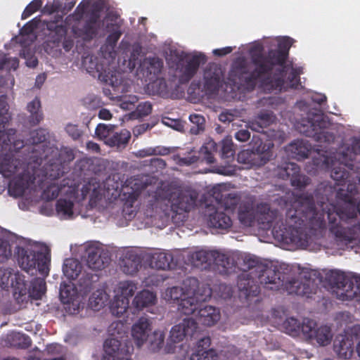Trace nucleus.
Instances as JSON below:
<instances>
[{"instance_id": "49", "label": "nucleus", "mask_w": 360, "mask_h": 360, "mask_svg": "<svg viewBox=\"0 0 360 360\" xmlns=\"http://www.w3.org/2000/svg\"><path fill=\"white\" fill-rule=\"evenodd\" d=\"M221 157L223 158H230L234 155L235 150L233 143L231 138H225L221 143Z\"/></svg>"}, {"instance_id": "15", "label": "nucleus", "mask_w": 360, "mask_h": 360, "mask_svg": "<svg viewBox=\"0 0 360 360\" xmlns=\"http://www.w3.org/2000/svg\"><path fill=\"white\" fill-rule=\"evenodd\" d=\"M360 335V326L352 328L350 333L338 335L333 342V349L338 357L349 359L354 354V342Z\"/></svg>"}, {"instance_id": "4", "label": "nucleus", "mask_w": 360, "mask_h": 360, "mask_svg": "<svg viewBox=\"0 0 360 360\" xmlns=\"http://www.w3.org/2000/svg\"><path fill=\"white\" fill-rule=\"evenodd\" d=\"M17 261L25 271L37 270L44 276L48 275L51 263V250L46 244L32 240L22 241L17 247Z\"/></svg>"}, {"instance_id": "54", "label": "nucleus", "mask_w": 360, "mask_h": 360, "mask_svg": "<svg viewBox=\"0 0 360 360\" xmlns=\"http://www.w3.org/2000/svg\"><path fill=\"white\" fill-rule=\"evenodd\" d=\"M136 101L137 98L134 96H124L120 100V106L124 110H131Z\"/></svg>"}, {"instance_id": "37", "label": "nucleus", "mask_w": 360, "mask_h": 360, "mask_svg": "<svg viewBox=\"0 0 360 360\" xmlns=\"http://www.w3.org/2000/svg\"><path fill=\"white\" fill-rule=\"evenodd\" d=\"M131 134L129 131H122L120 134H114L109 140L105 141V143L110 146H117L118 148L124 147L130 139Z\"/></svg>"}, {"instance_id": "58", "label": "nucleus", "mask_w": 360, "mask_h": 360, "mask_svg": "<svg viewBox=\"0 0 360 360\" xmlns=\"http://www.w3.org/2000/svg\"><path fill=\"white\" fill-rule=\"evenodd\" d=\"M14 134V131L13 130H10L9 131H5L0 129V141H2L4 145H8V142H11L13 140L12 136Z\"/></svg>"}, {"instance_id": "56", "label": "nucleus", "mask_w": 360, "mask_h": 360, "mask_svg": "<svg viewBox=\"0 0 360 360\" xmlns=\"http://www.w3.org/2000/svg\"><path fill=\"white\" fill-rule=\"evenodd\" d=\"M162 124L168 126L176 131H181L184 129V126L180 121L172 120L169 118H164L162 121Z\"/></svg>"}, {"instance_id": "16", "label": "nucleus", "mask_w": 360, "mask_h": 360, "mask_svg": "<svg viewBox=\"0 0 360 360\" xmlns=\"http://www.w3.org/2000/svg\"><path fill=\"white\" fill-rule=\"evenodd\" d=\"M86 290H77L75 285L72 283L63 282L60 285V298L63 304L65 305V310L70 314H76L82 302V300Z\"/></svg>"}, {"instance_id": "57", "label": "nucleus", "mask_w": 360, "mask_h": 360, "mask_svg": "<svg viewBox=\"0 0 360 360\" xmlns=\"http://www.w3.org/2000/svg\"><path fill=\"white\" fill-rule=\"evenodd\" d=\"M22 54L26 60L27 66L34 68L37 65V59L30 53V50H24Z\"/></svg>"}, {"instance_id": "59", "label": "nucleus", "mask_w": 360, "mask_h": 360, "mask_svg": "<svg viewBox=\"0 0 360 360\" xmlns=\"http://www.w3.org/2000/svg\"><path fill=\"white\" fill-rule=\"evenodd\" d=\"M65 130L67 133L71 136L73 139H77L80 136L79 130L77 125L72 124H68L66 125Z\"/></svg>"}, {"instance_id": "53", "label": "nucleus", "mask_w": 360, "mask_h": 360, "mask_svg": "<svg viewBox=\"0 0 360 360\" xmlns=\"http://www.w3.org/2000/svg\"><path fill=\"white\" fill-rule=\"evenodd\" d=\"M147 65H150V67L147 66V68L149 70L150 74L155 75L157 72H158L160 70V69L162 66V63L158 58H153V59L147 60L144 63L143 65L146 66Z\"/></svg>"}, {"instance_id": "63", "label": "nucleus", "mask_w": 360, "mask_h": 360, "mask_svg": "<svg viewBox=\"0 0 360 360\" xmlns=\"http://www.w3.org/2000/svg\"><path fill=\"white\" fill-rule=\"evenodd\" d=\"M88 189L89 191H92L91 195H92V197H94L96 198H101L102 195H103L104 197L106 196L105 192L101 193L100 186H98L97 188L94 184L93 185L90 184L89 188H88Z\"/></svg>"}, {"instance_id": "30", "label": "nucleus", "mask_w": 360, "mask_h": 360, "mask_svg": "<svg viewBox=\"0 0 360 360\" xmlns=\"http://www.w3.org/2000/svg\"><path fill=\"white\" fill-rule=\"evenodd\" d=\"M219 257L215 251L199 250L194 252L191 256L193 264L197 267H202L204 264H210L214 258Z\"/></svg>"}, {"instance_id": "12", "label": "nucleus", "mask_w": 360, "mask_h": 360, "mask_svg": "<svg viewBox=\"0 0 360 360\" xmlns=\"http://www.w3.org/2000/svg\"><path fill=\"white\" fill-rule=\"evenodd\" d=\"M197 194L192 191H180L169 188L162 195L160 194L158 200H167L171 209L176 212H187L195 205Z\"/></svg>"}, {"instance_id": "39", "label": "nucleus", "mask_w": 360, "mask_h": 360, "mask_svg": "<svg viewBox=\"0 0 360 360\" xmlns=\"http://www.w3.org/2000/svg\"><path fill=\"white\" fill-rule=\"evenodd\" d=\"M152 106L150 103L144 102L140 103L136 110L129 115H125L123 117V121L124 120H134L141 118L144 116L149 115L151 112Z\"/></svg>"}, {"instance_id": "18", "label": "nucleus", "mask_w": 360, "mask_h": 360, "mask_svg": "<svg viewBox=\"0 0 360 360\" xmlns=\"http://www.w3.org/2000/svg\"><path fill=\"white\" fill-rule=\"evenodd\" d=\"M86 266L92 272L101 271L109 264L108 252L98 245H89L86 248Z\"/></svg>"}, {"instance_id": "52", "label": "nucleus", "mask_w": 360, "mask_h": 360, "mask_svg": "<svg viewBox=\"0 0 360 360\" xmlns=\"http://www.w3.org/2000/svg\"><path fill=\"white\" fill-rule=\"evenodd\" d=\"M42 6L41 0H33L25 9L22 18L25 19L38 11Z\"/></svg>"}, {"instance_id": "35", "label": "nucleus", "mask_w": 360, "mask_h": 360, "mask_svg": "<svg viewBox=\"0 0 360 360\" xmlns=\"http://www.w3.org/2000/svg\"><path fill=\"white\" fill-rule=\"evenodd\" d=\"M260 155L248 150L240 152L238 155V161L240 163L247 165V167L260 166L264 162L262 160L259 161Z\"/></svg>"}, {"instance_id": "6", "label": "nucleus", "mask_w": 360, "mask_h": 360, "mask_svg": "<svg viewBox=\"0 0 360 360\" xmlns=\"http://www.w3.org/2000/svg\"><path fill=\"white\" fill-rule=\"evenodd\" d=\"M331 123L324 117L323 115L319 111L316 113H309L307 117L302 118L300 122L296 124L297 129L306 136L312 137L321 144L318 146L323 147L322 143L330 145L333 143L335 136L328 129ZM330 150L327 146L323 149H317L319 153L323 151L326 153Z\"/></svg>"}, {"instance_id": "47", "label": "nucleus", "mask_w": 360, "mask_h": 360, "mask_svg": "<svg viewBox=\"0 0 360 360\" xmlns=\"http://www.w3.org/2000/svg\"><path fill=\"white\" fill-rule=\"evenodd\" d=\"M113 130L114 126L112 125L99 124L96 129V134L98 139L103 140L105 143L106 140H109Z\"/></svg>"}, {"instance_id": "29", "label": "nucleus", "mask_w": 360, "mask_h": 360, "mask_svg": "<svg viewBox=\"0 0 360 360\" xmlns=\"http://www.w3.org/2000/svg\"><path fill=\"white\" fill-rule=\"evenodd\" d=\"M269 210L270 207L269 204H260L257 206L255 213L254 214V219L259 224L260 229L263 230H268L270 227L269 225Z\"/></svg>"}, {"instance_id": "55", "label": "nucleus", "mask_w": 360, "mask_h": 360, "mask_svg": "<svg viewBox=\"0 0 360 360\" xmlns=\"http://www.w3.org/2000/svg\"><path fill=\"white\" fill-rule=\"evenodd\" d=\"M4 65L9 69L16 70L18 66V61L15 58L6 59L4 56L0 55V68Z\"/></svg>"}, {"instance_id": "1", "label": "nucleus", "mask_w": 360, "mask_h": 360, "mask_svg": "<svg viewBox=\"0 0 360 360\" xmlns=\"http://www.w3.org/2000/svg\"><path fill=\"white\" fill-rule=\"evenodd\" d=\"M360 154V138L353 137L351 144H344L331 155H323L322 166L330 169V176L337 185L342 186L336 193L342 205L327 209L328 198L316 189L313 195L300 196L286 213V226L279 231L274 228L271 234L282 243L307 248L322 238L326 228L325 215L328 229L338 246L354 248L360 243V200L357 202L356 181L354 171V161Z\"/></svg>"}, {"instance_id": "23", "label": "nucleus", "mask_w": 360, "mask_h": 360, "mask_svg": "<svg viewBox=\"0 0 360 360\" xmlns=\"http://www.w3.org/2000/svg\"><path fill=\"white\" fill-rule=\"evenodd\" d=\"M120 347V342L118 340L115 338L106 340L102 360H130Z\"/></svg>"}, {"instance_id": "25", "label": "nucleus", "mask_w": 360, "mask_h": 360, "mask_svg": "<svg viewBox=\"0 0 360 360\" xmlns=\"http://www.w3.org/2000/svg\"><path fill=\"white\" fill-rule=\"evenodd\" d=\"M205 61V56L201 53H195L188 56L186 65L182 68L181 80L187 82L196 72L200 63Z\"/></svg>"}, {"instance_id": "40", "label": "nucleus", "mask_w": 360, "mask_h": 360, "mask_svg": "<svg viewBox=\"0 0 360 360\" xmlns=\"http://www.w3.org/2000/svg\"><path fill=\"white\" fill-rule=\"evenodd\" d=\"M300 172V167L294 162H288L281 167L278 172V176L283 180L291 179L297 172Z\"/></svg>"}, {"instance_id": "64", "label": "nucleus", "mask_w": 360, "mask_h": 360, "mask_svg": "<svg viewBox=\"0 0 360 360\" xmlns=\"http://www.w3.org/2000/svg\"><path fill=\"white\" fill-rule=\"evenodd\" d=\"M233 49L231 46H226L221 49H217L212 51V53L215 56H223L232 51Z\"/></svg>"}, {"instance_id": "22", "label": "nucleus", "mask_w": 360, "mask_h": 360, "mask_svg": "<svg viewBox=\"0 0 360 360\" xmlns=\"http://www.w3.org/2000/svg\"><path fill=\"white\" fill-rule=\"evenodd\" d=\"M210 339L207 337L200 339L192 349L189 360H216L215 352L209 349Z\"/></svg>"}, {"instance_id": "38", "label": "nucleus", "mask_w": 360, "mask_h": 360, "mask_svg": "<svg viewBox=\"0 0 360 360\" xmlns=\"http://www.w3.org/2000/svg\"><path fill=\"white\" fill-rule=\"evenodd\" d=\"M165 340V333L163 331L157 330L149 335L147 340H148V349L153 352H158L163 344Z\"/></svg>"}, {"instance_id": "13", "label": "nucleus", "mask_w": 360, "mask_h": 360, "mask_svg": "<svg viewBox=\"0 0 360 360\" xmlns=\"http://www.w3.org/2000/svg\"><path fill=\"white\" fill-rule=\"evenodd\" d=\"M137 287L131 281L120 282L115 290V296L110 302V309L112 314L122 317L127 313L129 298L134 295Z\"/></svg>"}, {"instance_id": "7", "label": "nucleus", "mask_w": 360, "mask_h": 360, "mask_svg": "<svg viewBox=\"0 0 360 360\" xmlns=\"http://www.w3.org/2000/svg\"><path fill=\"white\" fill-rule=\"evenodd\" d=\"M0 174L5 177L13 176L8 186V192L14 197L22 196L32 189L33 179L29 168L19 167L16 160L0 158Z\"/></svg>"}, {"instance_id": "5", "label": "nucleus", "mask_w": 360, "mask_h": 360, "mask_svg": "<svg viewBox=\"0 0 360 360\" xmlns=\"http://www.w3.org/2000/svg\"><path fill=\"white\" fill-rule=\"evenodd\" d=\"M271 285H276L277 289H283L289 295L309 297L314 293V281L306 276L299 275L292 277L288 274V266L278 261L271 260Z\"/></svg>"}, {"instance_id": "28", "label": "nucleus", "mask_w": 360, "mask_h": 360, "mask_svg": "<svg viewBox=\"0 0 360 360\" xmlns=\"http://www.w3.org/2000/svg\"><path fill=\"white\" fill-rule=\"evenodd\" d=\"M102 79L108 84L112 86L117 93L127 92L129 88V82L124 80L120 72L110 74V72L101 75Z\"/></svg>"}, {"instance_id": "34", "label": "nucleus", "mask_w": 360, "mask_h": 360, "mask_svg": "<svg viewBox=\"0 0 360 360\" xmlns=\"http://www.w3.org/2000/svg\"><path fill=\"white\" fill-rule=\"evenodd\" d=\"M332 338L333 334L330 328L327 326H322L316 328L313 339L310 340H316L319 345L326 346L330 343Z\"/></svg>"}, {"instance_id": "27", "label": "nucleus", "mask_w": 360, "mask_h": 360, "mask_svg": "<svg viewBox=\"0 0 360 360\" xmlns=\"http://www.w3.org/2000/svg\"><path fill=\"white\" fill-rule=\"evenodd\" d=\"M156 295L148 290H143L138 292L134 297L132 305L136 311H141L145 308L155 304Z\"/></svg>"}, {"instance_id": "2", "label": "nucleus", "mask_w": 360, "mask_h": 360, "mask_svg": "<svg viewBox=\"0 0 360 360\" xmlns=\"http://www.w3.org/2000/svg\"><path fill=\"white\" fill-rule=\"evenodd\" d=\"M102 7L103 3L101 0H83L75 13L67 18L64 25L58 18L56 21L47 23L46 27L49 30L56 32V40H60L69 29L75 34L89 39L105 27L110 32L107 41L112 47L121 34L120 20L114 13H108L101 20L98 12Z\"/></svg>"}, {"instance_id": "19", "label": "nucleus", "mask_w": 360, "mask_h": 360, "mask_svg": "<svg viewBox=\"0 0 360 360\" xmlns=\"http://www.w3.org/2000/svg\"><path fill=\"white\" fill-rule=\"evenodd\" d=\"M249 51L255 65V71L252 74V78L255 80L268 79L269 75L268 62L262 56V46L259 44H252Z\"/></svg>"}, {"instance_id": "43", "label": "nucleus", "mask_w": 360, "mask_h": 360, "mask_svg": "<svg viewBox=\"0 0 360 360\" xmlns=\"http://www.w3.org/2000/svg\"><path fill=\"white\" fill-rule=\"evenodd\" d=\"M316 328V323L314 320L305 318L301 322L300 334H302L307 339H313V335Z\"/></svg>"}, {"instance_id": "61", "label": "nucleus", "mask_w": 360, "mask_h": 360, "mask_svg": "<svg viewBox=\"0 0 360 360\" xmlns=\"http://www.w3.org/2000/svg\"><path fill=\"white\" fill-rule=\"evenodd\" d=\"M60 6H61V4H60V1L55 0V1H53V4L51 6L46 5L44 7V12H48V13H53L55 11H58L60 9Z\"/></svg>"}, {"instance_id": "9", "label": "nucleus", "mask_w": 360, "mask_h": 360, "mask_svg": "<svg viewBox=\"0 0 360 360\" xmlns=\"http://www.w3.org/2000/svg\"><path fill=\"white\" fill-rule=\"evenodd\" d=\"M213 197L216 200V205L207 207L209 224L214 228L227 229L231 225V220L229 217L225 214L222 210L231 209L236 203L233 194L228 191L226 184H218L212 189Z\"/></svg>"}, {"instance_id": "60", "label": "nucleus", "mask_w": 360, "mask_h": 360, "mask_svg": "<svg viewBox=\"0 0 360 360\" xmlns=\"http://www.w3.org/2000/svg\"><path fill=\"white\" fill-rule=\"evenodd\" d=\"M10 271H0V286H5L8 283V278L11 277L12 280V275Z\"/></svg>"}, {"instance_id": "24", "label": "nucleus", "mask_w": 360, "mask_h": 360, "mask_svg": "<svg viewBox=\"0 0 360 360\" xmlns=\"http://www.w3.org/2000/svg\"><path fill=\"white\" fill-rule=\"evenodd\" d=\"M63 272L64 276L70 280L77 278L79 275L82 277L89 278L91 272L87 271L86 269H83L79 262L74 258L66 259L64 262Z\"/></svg>"}, {"instance_id": "17", "label": "nucleus", "mask_w": 360, "mask_h": 360, "mask_svg": "<svg viewBox=\"0 0 360 360\" xmlns=\"http://www.w3.org/2000/svg\"><path fill=\"white\" fill-rule=\"evenodd\" d=\"M60 192V197L56 204V215L63 219H71L75 214L77 189L75 186H64Z\"/></svg>"}, {"instance_id": "50", "label": "nucleus", "mask_w": 360, "mask_h": 360, "mask_svg": "<svg viewBox=\"0 0 360 360\" xmlns=\"http://www.w3.org/2000/svg\"><path fill=\"white\" fill-rule=\"evenodd\" d=\"M215 143L212 141H210L203 146L200 150V153L204 155V158L206 160L207 163H212L214 161V158L211 153L212 150H215Z\"/></svg>"}, {"instance_id": "45", "label": "nucleus", "mask_w": 360, "mask_h": 360, "mask_svg": "<svg viewBox=\"0 0 360 360\" xmlns=\"http://www.w3.org/2000/svg\"><path fill=\"white\" fill-rule=\"evenodd\" d=\"M290 183L293 187L301 191L311 184V179L304 174H300V172H299L291 177Z\"/></svg>"}, {"instance_id": "41", "label": "nucleus", "mask_w": 360, "mask_h": 360, "mask_svg": "<svg viewBox=\"0 0 360 360\" xmlns=\"http://www.w3.org/2000/svg\"><path fill=\"white\" fill-rule=\"evenodd\" d=\"M11 345L18 347H27L30 345V338L18 332H13L8 335Z\"/></svg>"}, {"instance_id": "11", "label": "nucleus", "mask_w": 360, "mask_h": 360, "mask_svg": "<svg viewBox=\"0 0 360 360\" xmlns=\"http://www.w3.org/2000/svg\"><path fill=\"white\" fill-rule=\"evenodd\" d=\"M11 285L14 290V296L18 302H24L29 297L41 299L46 292V283L43 278L32 281L29 287L25 281L24 276L16 273L12 275Z\"/></svg>"}, {"instance_id": "62", "label": "nucleus", "mask_w": 360, "mask_h": 360, "mask_svg": "<svg viewBox=\"0 0 360 360\" xmlns=\"http://www.w3.org/2000/svg\"><path fill=\"white\" fill-rule=\"evenodd\" d=\"M250 136V132L245 129L240 130L235 135L236 139L238 141H242V142L248 141L249 139Z\"/></svg>"}, {"instance_id": "31", "label": "nucleus", "mask_w": 360, "mask_h": 360, "mask_svg": "<svg viewBox=\"0 0 360 360\" xmlns=\"http://www.w3.org/2000/svg\"><path fill=\"white\" fill-rule=\"evenodd\" d=\"M140 257L133 253L129 252L123 258L121 264L123 271L127 274H133L136 273L140 266Z\"/></svg>"}, {"instance_id": "8", "label": "nucleus", "mask_w": 360, "mask_h": 360, "mask_svg": "<svg viewBox=\"0 0 360 360\" xmlns=\"http://www.w3.org/2000/svg\"><path fill=\"white\" fill-rule=\"evenodd\" d=\"M183 288L167 289L162 293V298L167 302H177L178 311L184 315L195 313L198 309V302H194L198 294L202 290L198 281L191 278L184 282Z\"/></svg>"}, {"instance_id": "33", "label": "nucleus", "mask_w": 360, "mask_h": 360, "mask_svg": "<svg viewBox=\"0 0 360 360\" xmlns=\"http://www.w3.org/2000/svg\"><path fill=\"white\" fill-rule=\"evenodd\" d=\"M108 300V295L104 288H99L94 292L89 298V307L94 311H99Z\"/></svg>"}, {"instance_id": "3", "label": "nucleus", "mask_w": 360, "mask_h": 360, "mask_svg": "<svg viewBox=\"0 0 360 360\" xmlns=\"http://www.w3.org/2000/svg\"><path fill=\"white\" fill-rule=\"evenodd\" d=\"M276 41L277 47L271 49V91L302 89L300 75L303 74V68H294L292 62L288 63L289 51L295 40L283 36L276 37Z\"/></svg>"}, {"instance_id": "10", "label": "nucleus", "mask_w": 360, "mask_h": 360, "mask_svg": "<svg viewBox=\"0 0 360 360\" xmlns=\"http://www.w3.org/2000/svg\"><path fill=\"white\" fill-rule=\"evenodd\" d=\"M197 328V322L189 316H186L181 322L172 328L165 347L166 352L175 354L179 360H185L188 353V346L181 342L187 337L192 336Z\"/></svg>"}, {"instance_id": "14", "label": "nucleus", "mask_w": 360, "mask_h": 360, "mask_svg": "<svg viewBox=\"0 0 360 360\" xmlns=\"http://www.w3.org/2000/svg\"><path fill=\"white\" fill-rule=\"evenodd\" d=\"M211 296V290L209 288H202L200 294L195 297L194 302H198V309L195 313L190 314V318L195 319L202 325L212 326L217 323L220 319V312L218 309L212 306L200 307V302L205 301Z\"/></svg>"}, {"instance_id": "21", "label": "nucleus", "mask_w": 360, "mask_h": 360, "mask_svg": "<svg viewBox=\"0 0 360 360\" xmlns=\"http://www.w3.org/2000/svg\"><path fill=\"white\" fill-rule=\"evenodd\" d=\"M221 70L214 67L206 70L204 72L203 79L200 83V88L207 95H212L218 91L221 86Z\"/></svg>"}, {"instance_id": "32", "label": "nucleus", "mask_w": 360, "mask_h": 360, "mask_svg": "<svg viewBox=\"0 0 360 360\" xmlns=\"http://www.w3.org/2000/svg\"><path fill=\"white\" fill-rule=\"evenodd\" d=\"M288 150L297 159L306 158L311 150V146L304 140H296L288 146Z\"/></svg>"}, {"instance_id": "20", "label": "nucleus", "mask_w": 360, "mask_h": 360, "mask_svg": "<svg viewBox=\"0 0 360 360\" xmlns=\"http://www.w3.org/2000/svg\"><path fill=\"white\" fill-rule=\"evenodd\" d=\"M151 321L148 318L141 317L131 326V336L138 347H142L149 337Z\"/></svg>"}, {"instance_id": "44", "label": "nucleus", "mask_w": 360, "mask_h": 360, "mask_svg": "<svg viewBox=\"0 0 360 360\" xmlns=\"http://www.w3.org/2000/svg\"><path fill=\"white\" fill-rule=\"evenodd\" d=\"M40 106V101L38 98H34L27 105V110L30 113V117L34 124L38 123L42 119Z\"/></svg>"}, {"instance_id": "42", "label": "nucleus", "mask_w": 360, "mask_h": 360, "mask_svg": "<svg viewBox=\"0 0 360 360\" xmlns=\"http://www.w3.org/2000/svg\"><path fill=\"white\" fill-rule=\"evenodd\" d=\"M300 325L301 322L294 318H288L283 324L285 333L291 336L295 337L300 335Z\"/></svg>"}, {"instance_id": "46", "label": "nucleus", "mask_w": 360, "mask_h": 360, "mask_svg": "<svg viewBox=\"0 0 360 360\" xmlns=\"http://www.w3.org/2000/svg\"><path fill=\"white\" fill-rule=\"evenodd\" d=\"M63 186L59 187L58 185L56 184H52L49 186L42 193V198L46 200H51L54 199L55 198L59 196L60 197L61 192L60 190L64 187Z\"/></svg>"}, {"instance_id": "48", "label": "nucleus", "mask_w": 360, "mask_h": 360, "mask_svg": "<svg viewBox=\"0 0 360 360\" xmlns=\"http://www.w3.org/2000/svg\"><path fill=\"white\" fill-rule=\"evenodd\" d=\"M147 89L150 93L153 94H163L166 91L165 82L161 78H158L147 85Z\"/></svg>"}, {"instance_id": "36", "label": "nucleus", "mask_w": 360, "mask_h": 360, "mask_svg": "<svg viewBox=\"0 0 360 360\" xmlns=\"http://www.w3.org/2000/svg\"><path fill=\"white\" fill-rule=\"evenodd\" d=\"M11 236L0 227V262L8 259L11 256Z\"/></svg>"}, {"instance_id": "26", "label": "nucleus", "mask_w": 360, "mask_h": 360, "mask_svg": "<svg viewBox=\"0 0 360 360\" xmlns=\"http://www.w3.org/2000/svg\"><path fill=\"white\" fill-rule=\"evenodd\" d=\"M172 256L169 252H155L146 255V261L151 268L166 270L171 267Z\"/></svg>"}, {"instance_id": "51", "label": "nucleus", "mask_w": 360, "mask_h": 360, "mask_svg": "<svg viewBox=\"0 0 360 360\" xmlns=\"http://www.w3.org/2000/svg\"><path fill=\"white\" fill-rule=\"evenodd\" d=\"M189 119L193 124L196 125V127H192L191 129L193 133L197 134L203 129L205 118L202 115L193 114L190 115Z\"/></svg>"}]
</instances>
